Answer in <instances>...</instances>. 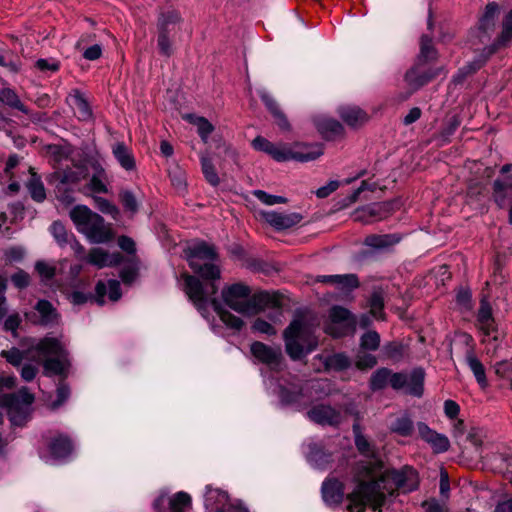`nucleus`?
<instances>
[{"mask_svg": "<svg viewBox=\"0 0 512 512\" xmlns=\"http://www.w3.org/2000/svg\"><path fill=\"white\" fill-rule=\"evenodd\" d=\"M354 442L361 459L356 461L359 483L354 488V503L356 501L368 504L377 509L384 503L386 494H392L394 488L403 492H411L418 487L417 472L410 467L382 472V461L373 445L354 430Z\"/></svg>", "mask_w": 512, "mask_h": 512, "instance_id": "nucleus-1", "label": "nucleus"}, {"mask_svg": "<svg viewBox=\"0 0 512 512\" xmlns=\"http://www.w3.org/2000/svg\"><path fill=\"white\" fill-rule=\"evenodd\" d=\"M185 254L189 267L199 277L211 282L221 278L220 258L215 245L198 240L185 249ZM184 282L185 293L199 311L206 310L210 303L227 327L235 330L242 328L244 322L239 317L224 309L216 298H210L218 291V287L214 283L210 284V291H206L203 283L196 276L185 275Z\"/></svg>", "mask_w": 512, "mask_h": 512, "instance_id": "nucleus-2", "label": "nucleus"}, {"mask_svg": "<svg viewBox=\"0 0 512 512\" xmlns=\"http://www.w3.org/2000/svg\"><path fill=\"white\" fill-rule=\"evenodd\" d=\"M425 377V370L420 366L414 367L409 373L393 372L387 367H381L372 373L369 385L372 391L383 390L389 385L395 391L421 398L424 394Z\"/></svg>", "mask_w": 512, "mask_h": 512, "instance_id": "nucleus-3", "label": "nucleus"}, {"mask_svg": "<svg viewBox=\"0 0 512 512\" xmlns=\"http://www.w3.org/2000/svg\"><path fill=\"white\" fill-rule=\"evenodd\" d=\"M42 360L45 376H66L71 367L69 352L65 343L58 337L46 336L30 348Z\"/></svg>", "mask_w": 512, "mask_h": 512, "instance_id": "nucleus-4", "label": "nucleus"}, {"mask_svg": "<svg viewBox=\"0 0 512 512\" xmlns=\"http://www.w3.org/2000/svg\"><path fill=\"white\" fill-rule=\"evenodd\" d=\"M221 296L229 308L248 316L257 314L272 301L268 293L252 294L251 288L243 283L225 286L221 291Z\"/></svg>", "mask_w": 512, "mask_h": 512, "instance_id": "nucleus-5", "label": "nucleus"}, {"mask_svg": "<svg viewBox=\"0 0 512 512\" xmlns=\"http://www.w3.org/2000/svg\"><path fill=\"white\" fill-rule=\"evenodd\" d=\"M70 218L77 230L95 244L108 243L114 238L110 224L85 205H76L70 210Z\"/></svg>", "mask_w": 512, "mask_h": 512, "instance_id": "nucleus-6", "label": "nucleus"}, {"mask_svg": "<svg viewBox=\"0 0 512 512\" xmlns=\"http://www.w3.org/2000/svg\"><path fill=\"white\" fill-rule=\"evenodd\" d=\"M285 349L289 357L299 360L317 346L310 328L302 319H294L283 333Z\"/></svg>", "mask_w": 512, "mask_h": 512, "instance_id": "nucleus-7", "label": "nucleus"}, {"mask_svg": "<svg viewBox=\"0 0 512 512\" xmlns=\"http://www.w3.org/2000/svg\"><path fill=\"white\" fill-rule=\"evenodd\" d=\"M402 239L403 235L401 233L369 234L363 241V245L367 248L360 250L354 256V260L365 262L374 259L378 252L392 253L394 247L398 245Z\"/></svg>", "mask_w": 512, "mask_h": 512, "instance_id": "nucleus-8", "label": "nucleus"}, {"mask_svg": "<svg viewBox=\"0 0 512 512\" xmlns=\"http://www.w3.org/2000/svg\"><path fill=\"white\" fill-rule=\"evenodd\" d=\"M381 345V336L375 329L364 331L359 337V348L354 355V368L361 371L373 369L378 360L372 352L377 351Z\"/></svg>", "mask_w": 512, "mask_h": 512, "instance_id": "nucleus-9", "label": "nucleus"}, {"mask_svg": "<svg viewBox=\"0 0 512 512\" xmlns=\"http://www.w3.org/2000/svg\"><path fill=\"white\" fill-rule=\"evenodd\" d=\"M398 209L397 200L374 202L354 208V222L373 224L390 217Z\"/></svg>", "mask_w": 512, "mask_h": 512, "instance_id": "nucleus-10", "label": "nucleus"}, {"mask_svg": "<svg viewBox=\"0 0 512 512\" xmlns=\"http://www.w3.org/2000/svg\"><path fill=\"white\" fill-rule=\"evenodd\" d=\"M205 507L210 512H249L242 505L232 504L226 492L212 488L205 494Z\"/></svg>", "mask_w": 512, "mask_h": 512, "instance_id": "nucleus-11", "label": "nucleus"}, {"mask_svg": "<svg viewBox=\"0 0 512 512\" xmlns=\"http://www.w3.org/2000/svg\"><path fill=\"white\" fill-rule=\"evenodd\" d=\"M322 154L323 147L321 144L295 143L286 146L285 157H287V161L309 162L319 158Z\"/></svg>", "mask_w": 512, "mask_h": 512, "instance_id": "nucleus-12", "label": "nucleus"}, {"mask_svg": "<svg viewBox=\"0 0 512 512\" xmlns=\"http://www.w3.org/2000/svg\"><path fill=\"white\" fill-rule=\"evenodd\" d=\"M501 28V32L495 40L490 45L484 47L486 57H492L498 51L509 47L512 42V8L504 16Z\"/></svg>", "mask_w": 512, "mask_h": 512, "instance_id": "nucleus-13", "label": "nucleus"}, {"mask_svg": "<svg viewBox=\"0 0 512 512\" xmlns=\"http://www.w3.org/2000/svg\"><path fill=\"white\" fill-rule=\"evenodd\" d=\"M35 397L27 387L20 388L17 392L0 395V406L9 410L19 411L30 406Z\"/></svg>", "mask_w": 512, "mask_h": 512, "instance_id": "nucleus-14", "label": "nucleus"}, {"mask_svg": "<svg viewBox=\"0 0 512 512\" xmlns=\"http://www.w3.org/2000/svg\"><path fill=\"white\" fill-rule=\"evenodd\" d=\"M438 72L433 68H426L425 65H419L415 63L406 73H405V81L408 83L410 87L414 90H417L434 78H436Z\"/></svg>", "mask_w": 512, "mask_h": 512, "instance_id": "nucleus-15", "label": "nucleus"}, {"mask_svg": "<svg viewBox=\"0 0 512 512\" xmlns=\"http://www.w3.org/2000/svg\"><path fill=\"white\" fill-rule=\"evenodd\" d=\"M251 353L260 362L276 367L280 365L282 360V352L280 347H271L262 342L256 341L251 344Z\"/></svg>", "mask_w": 512, "mask_h": 512, "instance_id": "nucleus-16", "label": "nucleus"}, {"mask_svg": "<svg viewBox=\"0 0 512 512\" xmlns=\"http://www.w3.org/2000/svg\"><path fill=\"white\" fill-rule=\"evenodd\" d=\"M263 219L276 230H285L297 225L302 220L299 213H278L266 211L261 213Z\"/></svg>", "mask_w": 512, "mask_h": 512, "instance_id": "nucleus-17", "label": "nucleus"}, {"mask_svg": "<svg viewBox=\"0 0 512 512\" xmlns=\"http://www.w3.org/2000/svg\"><path fill=\"white\" fill-rule=\"evenodd\" d=\"M500 13V5L497 2H489L483 13L478 19L477 27L478 30L487 36L494 31L496 27V21Z\"/></svg>", "mask_w": 512, "mask_h": 512, "instance_id": "nucleus-18", "label": "nucleus"}, {"mask_svg": "<svg viewBox=\"0 0 512 512\" xmlns=\"http://www.w3.org/2000/svg\"><path fill=\"white\" fill-rule=\"evenodd\" d=\"M418 432L421 438L430 444L434 452L442 453L449 449L450 442L448 438L443 434L431 430L424 423L418 424Z\"/></svg>", "mask_w": 512, "mask_h": 512, "instance_id": "nucleus-19", "label": "nucleus"}, {"mask_svg": "<svg viewBox=\"0 0 512 512\" xmlns=\"http://www.w3.org/2000/svg\"><path fill=\"white\" fill-rule=\"evenodd\" d=\"M321 492L325 503L340 504L344 496V484L337 478L329 477L323 482Z\"/></svg>", "mask_w": 512, "mask_h": 512, "instance_id": "nucleus-20", "label": "nucleus"}, {"mask_svg": "<svg viewBox=\"0 0 512 512\" xmlns=\"http://www.w3.org/2000/svg\"><path fill=\"white\" fill-rule=\"evenodd\" d=\"M120 253L110 254L102 248H92L87 255V262L97 268L112 267L120 264Z\"/></svg>", "mask_w": 512, "mask_h": 512, "instance_id": "nucleus-21", "label": "nucleus"}, {"mask_svg": "<svg viewBox=\"0 0 512 512\" xmlns=\"http://www.w3.org/2000/svg\"><path fill=\"white\" fill-rule=\"evenodd\" d=\"M512 194V174L504 179L497 178L492 183V199L500 209L504 208Z\"/></svg>", "mask_w": 512, "mask_h": 512, "instance_id": "nucleus-22", "label": "nucleus"}, {"mask_svg": "<svg viewBox=\"0 0 512 512\" xmlns=\"http://www.w3.org/2000/svg\"><path fill=\"white\" fill-rule=\"evenodd\" d=\"M252 146L254 149L270 155L274 160L278 162L287 161V157H285L287 144L276 145L264 137L257 136L252 141Z\"/></svg>", "mask_w": 512, "mask_h": 512, "instance_id": "nucleus-23", "label": "nucleus"}, {"mask_svg": "<svg viewBox=\"0 0 512 512\" xmlns=\"http://www.w3.org/2000/svg\"><path fill=\"white\" fill-rule=\"evenodd\" d=\"M48 449L53 458L65 459L72 453L73 444L67 435L57 433L48 442Z\"/></svg>", "mask_w": 512, "mask_h": 512, "instance_id": "nucleus-24", "label": "nucleus"}, {"mask_svg": "<svg viewBox=\"0 0 512 512\" xmlns=\"http://www.w3.org/2000/svg\"><path fill=\"white\" fill-rule=\"evenodd\" d=\"M314 124L318 132L327 140H336L342 137L344 133L342 125L331 118L316 117L314 118Z\"/></svg>", "mask_w": 512, "mask_h": 512, "instance_id": "nucleus-25", "label": "nucleus"}, {"mask_svg": "<svg viewBox=\"0 0 512 512\" xmlns=\"http://www.w3.org/2000/svg\"><path fill=\"white\" fill-rule=\"evenodd\" d=\"M260 97H261V100L264 102L265 106L267 107V109L270 111V113L274 117V120H275L276 124L278 125V127L283 131H290L291 125H290L286 115L280 109L276 100L266 92H261Z\"/></svg>", "mask_w": 512, "mask_h": 512, "instance_id": "nucleus-26", "label": "nucleus"}, {"mask_svg": "<svg viewBox=\"0 0 512 512\" xmlns=\"http://www.w3.org/2000/svg\"><path fill=\"white\" fill-rule=\"evenodd\" d=\"M438 59V51L433 44V39L427 34H423L420 38V52L417 56L416 63L419 65H428Z\"/></svg>", "mask_w": 512, "mask_h": 512, "instance_id": "nucleus-27", "label": "nucleus"}, {"mask_svg": "<svg viewBox=\"0 0 512 512\" xmlns=\"http://www.w3.org/2000/svg\"><path fill=\"white\" fill-rule=\"evenodd\" d=\"M107 287L109 290L108 297L111 301L115 302L121 298V288L119 281L109 280L107 285L103 281H98L95 287L96 302L101 306L105 303L104 297L107 292Z\"/></svg>", "mask_w": 512, "mask_h": 512, "instance_id": "nucleus-28", "label": "nucleus"}, {"mask_svg": "<svg viewBox=\"0 0 512 512\" xmlns=\"http://www.w3.org/2000/svg\"><path fill=\"white\" fill-rule=\"evenodd\" d=\"M350 311L341 306H333L330 310L331 323L326 327V332L333 337H340L343 332L337 329L338 325L348 322Z\"/></svg>", "mask_w": 512, "mask_h": 512, "instance_id": "nucleus-29", "label": "nucleus"}, {"mask_svg": "<svg viewBox=\"0 0 512 512\" xmlns=\"http://www.w3.org/2000/svg\"><path fill=\"white\" fill-rule=\"evenodd\" d=\"M182 22L180 13L176 10H167L160 13L157 21L158 33H161V26L166 29L167 35H172L175 32L177 26Z\"/></svg>", "mask_w": 512, "mask_h": 512, "instance_id": "nucleus-30", "label": "nucleus"}, {"mask_svg": "<svg viewBox=\"0 0 512 512\" xmlns=\"http://www.w3.org/2000/svg\"><path fill=\"white\" fill-rule=\"evenodd\" d=\"M466 363L470 370L473 372V375L477 381V383L483 387L487 385L486 371L482 362L477 358L473 349H469L466 352Z\"/></svg>", "mask_w": 512, "mask_h": 512, "instance_id": "nucleus-31", "label": "nucleus"}, {"mask_svg": "<svg viewBox=\"0 0 512 512\" xmlns=\"http://www.w3.org/2000/svg\"><path fill=\"white\" fill-rule=\"evenodd\" d=\"M307 460L317 468L323 469L331 460V454L327 453L321 445L312 443L309 445Z\"/></svg>", "mask_w": 512, "mask_h": 512, "instance_id": "nucleus-32", "label": "nucleus"}, {"mask_svg": "<svg viewBox=\"0 0 512 512\" xmlns=\"http://www.w3.org/2000/svg\"><path fill=\"white\" fill-rule=\"evenodd\" d=\"M408 346L400 341H389L382 346L385 358L391 361H401L406 355Z\"/></svg>", "mask_w": 512, "mask_h": 512, "instance_id": "nucleus-33", "label": "nucleus"}, {"mask_svg": "<svg viewBox=\"0 0 512 512\" xmlns=\"http://www.w3.org/2000/svg\"><path fill=\"white\" fill-rule=\"evenodd\" d=\"M366 306L370 308V313L375 319L383 320L384 313V296L383 292L379 289L373 290L369 298L367 299Z\"/></svg>", "mask_w": 512, "mask_h": 512, "instance_id": "nucleus-34", "label": "nucleus"}, {"mask_svg": "<svg viewBox=\"0 0 512 512\" xmlns=\"http://www.w3.org/2000/svg\"><path fill=\"white\" fill-rule=\"evenodd\" d=\"M0 101L10 108L17 109L24 114H29L30 112L13 89L3 88L0 91Z\"/></svg>", "mask_w": 512, "mask_h": 512, "instance_id": "nucleus-35", "label": "nucleus"}, {"mask_svg": "<svg viewBox=\"0 0 512 512\" xmlns=\"http://www.w3.org/2000/svg\"><path fill=\"white\" fill-rule=\"evenodd\" d=\"M113 154L119 164L126 170L135 168V159L129 149L123 143H117L113 148Z\"/></svg>", "mask_w": 512, "mask_h": 512, "instance_id": "nucleus-36", "label": "nucleus"}, {"mask_svg": "<svg viewBox=\"0 0 512 512\" xmlns=\"http://www.w3.org/2000/svg\"><path fill=\"white\" fill-rule=\"evenodd\" d=\"M318 282L328 283L335 285L339 289L345 292H349L352 287V276L349 274L345 275H323L317 278Z\"/></svg>", "mask_w": 512, "mask_h": 512, "instance_id": "nucleus-37", "label": "nucleus"}, {"mask_svg": "<svg viewBox=\"0 0 512 512\" xmlns=\"http://www.w3.org/2000/svg\"><path fill=\"white\" fill-rule=\"evenodd\" d=\"M35 309L41 316V324L48 325L56 322L58 314L52 304L47 300H39Z\"/></svg>", "mask_w": 512, "mask_h": 512, "instance_id": "nucleus-38", "label": "nucleus"}, {"mask_svg": "<svg viewBox=\"0 0 512 512\" xmlns=\"http://www.w3.org/2000/svg\"><path fill=\"white\" fill-rule=\"evenodd\" d=\"M32 171V168H30ZM31 179L27 183V188L33 200L42 202L46 198V192L41 179L34 173L31 172Z\"/></svg>", "mask_w": 512, "mask_h": 512, "instance_id": "nucleus-39", "label": "nucleus"}, {"mask_svg": "<svg viewBox=\"0 0 512 512\" xmlns=\"http://www.w3.org/2000/svg\"><path fill=\"white\" fill-rule=\"evenodd\" d=\"M72 104L77 110L79 119L88 120L91 118L92 112L90 106L84 96L77 90L72 96Z\"/></svg>", "mask_w": 512, "mask_h": 512, "instance_id": "nucleus-40", "label": "nucleus"}, {"mask_svg": "<svg viewBox=\"0 0 512 512\" xmlns=\"http://www.w3.org/2000/svg\"><path fill=\"white\" fill-rule=\"evenodd\" d=\"M170 512H184L191 505V497L185 492H178L168 498Z\"/></svg>", "mask_w": 512, "mask_h": 512, "instance_id": "nucleus-41", "label": "nucleus"}, {"mask_svg": "<svg viewBox=\"0 0 512 512\" xmlns=\"http://www.w3.org/2000/svg\"><path fill=\"white\" fill-rule=\"evenodd\" d=\"M278 396L283 405H289L299 400L301 396V389L296 385H291L289 387L280 386Z\"/></svg>", "mask_w": 512, "mask_h": 512, "instance_id": "nucleus-42", "label": "nucleus"}, {"mask_svg": "<svg viewBox=\"0 0 512 512\" xmlns=\"http://www.w3.org/2000/svg\"><path fill=\"white\" fill-rule=\"evenodd\" d=\"M187 118L191 123L196 125L198 134L202 138L204 142L207 141L209 135L213 132V125L204 117H194L192 115H188Z\"/></svg>", "mask_w": 512, "mask_h": 512, "instance_id": "nucleus-43", "label": "nucleus"}, {"mask_svg": "<svg viewBox=\"0 0 512 512\" xmlns=\"http://www.w3.org/2000/svg\"><path fill=\"white\" fill-rule=\"evenodd\" d=\"M171 38L172 35H167V31L162 25L161 33H158L157 36V45L160 53L165 57H170L174 52Z\"/></svg>", "mask_w": 512, "mask_h": 512, "instance_id": "nucleus-44", "label": "nucleus"}, {"mask_svg": "<svg viewBox=\"0 0 512 512\" xmlns=\"http://www.w3.org/2000/svg\"><path fill=\"white\" fill-rule=\"evenodd\" d=\"M480 324V330L482 331L484 337H489L491 342H494L497 344L498 342L502 341V335L499 333L498 326L496 324L495 319H493V322H485V323H479ZM497 345H495L496 347Z\"/></svg>", "mask_w": 512, "mask_h": 512, "instance_id": "nucleus-45", "label": "nucleus"}, {"mask_svg": "<svg viewBox=\"0 0 512 512\" xmlns=\"http://www.w3.org/2000/svg\"><path fill=\"white\" fill-rule=\"evenodd\" d=\"M377 189H378V183L376 181L372 180L371 178L361 180L360 185L357 187H354V194H353L354 202H356V200L361 195H363L364 198H367V196L365 195L366 192L373 193Z\"/></svg>", "mask_w": 512, "mask_h": 512, "instance_id": "nucleus-46", "label": "nucleus"}, {"mask_svg": "<svg viewBox=\"0 0 512 512\" xmlns=\"http://www.w3.org/2000/svg\"><path fill=\"white\" fill-rule=\"evenodd\" d=\"M202 171L205 176V179L213 186H217L220 182V179L215 171V168L211 161L206 158H201Z\"/></svg>", "mask_w": 512, "mask_h": 512, "instance_id": "nucleus-47", "label": "nucleus"}, {"mask_svg": "<svg viewBox=\"0 0 512 512\" xmlns=\"http://www.w3.org/2000/svg\"><path fill=\"white\" fill-rule=\"evenodd\" d=\"M254 196L265 205L285 204L287 199L282 196L271 195L263 190H255Z\"/></svg>", "mask_w": 512, "mask_h": 512, "instance_id": "nucleus-48", "label": "nucleus"}, {"mask_svg": "<svg viewBox=\"0 0 512 512\" xmlns=\"http://www.w3.org/2000/svg\"><path fill=\"white\" fill-rule=\"evenodd\" d=\"M460 124H461L460 119L457 116H452L448 120V122L443 126V128L441 129V132H440L441 138L444 141L449 142L451 136L454 135L456 130L459 128Z\"/></svg>", "mask_w": 512, "mask_h": 512, "instance_id": "nucleus-49", "label": "nucleus"}, {"mask_svg": "<svg viewBox=\"0 0 512 512\" xmlns=\"http://www.w3.org/2000/svg\"><path fill=\"white\" fill-rule=\"evenodd\" d=\"M456 303L460 307L470 310L472 308V292L467 287H460L456 292Z\"/></svg>", "mask_w": 512, "mask_h": 512, "instance_id": "nucleus-50", "label": "nucleus"}, {"mask_svg": "<svg viewBox=\"0 0 512 512\" xmlns=\"http://www.w3.org/2000/svg\"><path fill=\"white\" fill-rule=\"evenodd\" d=\"M96 207L105 214L111 215L113 218H117L119 215V209L112 204L109 200L103 197H94Z\"/></svg>", "mask_w": 512, "mask_h": 512, "instance_id": "nucleus-51", "label": "nucleus"}, {"mask_svg": "<svg viewBox=\"0 0 512 512\" xmlns=\"http://www.w3.org/2000/svg\"><path fill=\"white\" fill-rule=\"evenodd\" d=\"M50 231L55 240L60 244L64 245L68 242V233L65 226L59 222L54 221L50 226Z\"/></svg>", "mask_w": 512, "mask_h": 512, "instance_id": "nucleus-52", "label": "nucleus"}, {"mask_svg": "<svg viewBox=\"0 0 512 512\" xmlns=\"http://www.w3.org/2000/svg\"><path fill=\"white\" fill-rule=\"evenodd\" d=\"M494 316L492 307L488 301L482 299L477 313L478 323L493 322Z\"/></svg>", "mask_w": 512, "mask_h": 512, "instance_id": "nucleus-53", "label": "nucleus"}, {"mask_svg": "<svg viewBox=\"0 0 512 512\" xmlns=\"http://www.w3.org/2000/svg\"><path fill=\"white\" fill-rule=\"evenodd\" d=\"M0 355L15 367H18L23 360V352L15 347L10 350H2Z\"/></svg>", "mask_w": 512, "mask_h": 512, "instance_id": "nucleus-54", "label": "nucleus"}, {"mask_svg": "<svg viewBox=\"0 0 512 512\" xmlns=\"http://www.w3.org/2000/svg\"><path fill=\"white\" fill-rule=\"evenodd\" d=\"M120 199L124 208L132 213L137 212L138 203L136 197L131 191H123L120 193Z\"/></svg>", "mask_w": 512, "mask_h": 512, "instance_id": "nucleus-55", "label": "nucleus"}, {"mask_svg": "<svg viewBox=\"0 0 512 512\" xmlns=\"http://www.w3.org/2000/svg\"><path fill=\"white\" fill-rule=\"evenodd\" d=\"M56 393V400L52 402V406L54 408L59 407L66 402V400L70 396V388L66 383L60 382L57 387Z\"/></svg>", "mask_w": 512, "mask_h": 512, "instance_id": "nucleus-56", "label": "nucleus"}, {"mask_svg": "<svg viewBox=\"0 0 512 512\" xmlns=\"http://www.w3.org/2000/svg\"><path fill=\"white\" fill-rule=\"evenodd\" d=\"M57 198L65 205H71L75 201L73 191L68 190L64 182L57 186Z\"/></svg>", "mask_w": 512, "mask_h": 512, "instance_id": "nucleus-57", "label": "nucleus"}, {"mask_svg": "<svg viewBox=\"0 0 512 512\" xmlns=\"http://www.w3.org/2000/svg\"><path fill=\"white\" fill-rule=\"evenodd\" d=\"M495 373L502 378L512 374V358L496 362L494 365Z\"/></svg>", "mask_w": 512, "mask_h": 512, "instance_id": "nucleus-58", "label": "nucleus"}, {"mask_svg": "<svg viewBox=\"0 0 512 512\" xmlns=\"http://www.w3.org/2000/svg\"><path fill=\"white\" fill-rule=\"evenodd\" d=\"M252 329L254 331H257L262 334H267V335H275L276 334V330L274 329V327L269 322H267L261 318H257L254 321V323L252 325Z\"/></svg>", "mask_w": 512, "mask_h": 512, "instance_id": "nucleus-59", "label": "nucleus"}, {"mask_svg": "<svg viewBox=\"0 0 512 512\" xmlns=\"http://www.w3.org/2000/svg\"><path fill=\"white\" fill-rule=\"evenodd\" d=\"M373 318L374 317L370 311L360 314L359 317L354 314V328L358 325L359 328L364 329L365 331L371 329Z\"/></svg>", "mask_w": 512, "mask_h": 512, "instance_id": "nucleus-60", "label": "nucleus"}, {"mask_svg": "<svg viewBox=\"0 0 512 512\" xmlns=\"http://www.w3.org/2000/svg\"><path fill=\"white\" fill-rule=\"evenodd\" d=\"M138 266L134 263L131 266L124 267L120 272V278L125 284H131L137 277Z\"/></svg>", "mask_w": 512, "mask_h": 512, "instance_id": "nucleus-61", "label": "nucleus"}, {"mask_svg": "<svg viewBox=\"0 0 512 512\" xmlns=\"http://www.w3.org/2000/svg\"><path fill=\"white\" fill-rule=\"evenodd\" d=\"M328 366L337 370H342L349 366V358L342 354H336L329 358Z\"/></svg>", "mask_w": 512, "mask_h": 512, "instance_id": "nucleus-62", "label": "nucleus"}, {"mask_svg": "<svg viewBox=\"0 0 512 512\" xmlns=\"http://www.w3.org/2000/svg\"><path fill=\"white\" fill-rule=\"evenodd\" d=\"M35 269L40 274V276L46 280L52 279L55 276L56 272L55 267L42 261L36 263Z\"/></svg>", "mask_w": 512, "mask_h": 512, "instance_id": "nucleus-63", "label": "nucleus"}, {"mask_svg": "<svg viewBox=\"0 0 512 512\" xmlns=\"http://www.w3.org/2000/svg\"><path fill=\"white\" fill-rule=\"evenodd\" d=\"M340 184L341 183L337 180H331L327 185L318 188L316 190L315 194L318 198H321V199L326 198L331 193L336 191L340 187Z\"/></svg>", "mask_w": 512, "mask_h": 512, "instance_id": "nucleus-64", "label": "nucleus"}]
</instances>
